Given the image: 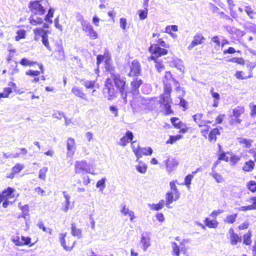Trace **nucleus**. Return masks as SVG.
Listing matches in <instances>:
<instances>
[{"instance_id": "nucleus-55", "label": "nucleus", "mask_w": 256, "mask_h": 256, "mask_svg": "<svg viewBox=\"0 0 256 256\" xmlns=\"http://www.w3.org/2000/svg\"><path fill=\"white\" fill-rule=\"evenodd\" d=\"M194 176L192 174H188L185 178V184L189 188H190V185L191 184L192 180L194 178Z\"/></svg>"}, {"instance_id": "nucleus-39", "label": "nucleus", "mask_w": 256, "mask_h": 256, "mask_svg": "<svg viewBox=\"0 0 256 256\" xmlns=\"http://www.w3.org/2000/svg\"><path fill=\"white\" fill-rule=\"evenodd\" d=\"M244 110L242 108H237L233 110V116L236 118H239L244 113Z\"/></svg>"}, {"instance_id": "nucleus-4", "label": "nucleus", "mask_w": 256, "mask_h": 256, "mask_svg": "<svg viewBox=\"0 0 256 256\" xmlns=\"http://www.w3.org/2000/svg\"><path fill=\"white\" fill-rule=\"evenodd\" d=\"M111 79L112 80V82H114L116 87L120 91L122 98L124 101V103L126 104L128 101L126 78L122 77L118 74H113Z\"/></svg>"}, {"instance_id": "nucleus-57", "label": "nucleus", "mask_w": 256, "mask_h": 256, "mask_svg": "<svg viewBox=\"0 0 256 256\" xmlns=\"http://www.w3.org/2000/svg\"><path fill=\"white\" fill-rule=\"evenodd\" d=\"M200 132L202 136L205 138H207L208 132L210 128V126H203Z\"/></svg>"}, {"instance_id": "nucleus-60", "label": "nucleus", "mask_w": 256, "mask_h": 256, "mask_svg": "<svg viewBox=\"0 0 256 256\" xmlns=\"http://www.w3.org/2000/svg\"><path fill=\"white\" fill-rule=\"evenodd\" d=\"M40 72L38 70H30L26 72V74L32 76H38L40 75Z\"/></svg>"}, {"instance_id": "nucleus-28", "label": "nucleus", "mask_w": 256, "mask_h": 256, "mask_svg": "<svg viewBox=\"0 0 256 256\" xmlns=\"http://www.w3.org/2000/svg\"><path fill=\"white\" fill-rule=\"evenodd\" d=\"M254 162L250 160L244 164L242 170L246 172H250L254 169Z\"/></svg>"}, {"instance_id": "nucleus-43", "label": "nucleus", "mask_w": 256, "mask_h": 256, "mask_svg": "<svg viewBox=\"0 0 256 256\" xmlns=\"http://www.w3.org/2000/svg\"><path fill=\"white\" fill-rule=\"evenodd\" d=\"M106 178H104L99 180L96 184V188H100L101 192H102L106 188Z\"/></svg>"}, {"instance_id": "nucleus-61", "label": "nucleus", "mask_w": 256, "mask_h": 256, "mask_svg": "<svg viewBox=\"0 0 256 256\" xmlns=\"http://www.w3.org/2000/svg\"><path fill=\"white\" fill-rule=\"evenodd\" d=\"M76 20L80 22L81 24H82V26L84 24V23H86L88 21L87 20H86L84 19V16L81 14H80V13H78L77 14H76Z\"/></svg>"}, {"instance_id": "nucleus-20", "label": "nucleus", "mask_w": 256, "mask_h": 256, "mask_svg": "<svg viewBox=\"0 0 256 256\" xmlns=\"http://www.w3.org/2000/svg\"><path fill=\"white\" fill-rule=\"evenodd\" d=\"M172 66L177 68L180 72L182 73L184 72L185 68L183 62L180 59L174 60L172 62Z\"/></svg>"}, {"instance_id": "nucleus-15", "label": "nucleus", "mask_w": 256, "mask_h": 256, "mask_svg": "<svg viewBox=\"0 0 256 256\" xmlns=\"http://www.w3.org/2000/svg\"><path fill=\"white\" fill-rule=\"evenodd\" d=\"M204 40V38L202 34L199 33L196 34L194 36V40L192 43L188 46V50H192L195 46L202 44Z\"/></svg>"}, {"instance_id": "nucleus-46", "label": "nucleus", "mask_w": 256, "mask_h": 256, "mask_svg": "<svg viewBox=\"0 0 256 256\" xmlns=\"http://www.w3.org/2000/svg\"><path fill=\"white\" fill-rule=\"evenodd\" d=\"M82 84L88 89L93 88L96 84L94 80H84Z\"/></svg>"}, {"instance_id": "nucleus-63", "label": "nucleus", "mask_w": 256, "mask_h": 256, "mask_svg": "<svg viewBox=\"0 0 256 256\" xmlns=\"http://www.w3.org/2000/svg\"><path fill=\"white\" fill-rule=\"evenodd\" d=\"M12 242L18 246H22V243L19 236H14L12 238Z\"/></svg>"}, {"instance_id": "nucleus-58", "label": "nucleus", "mask_w": 256, "mask_h": 256, "mask_svg": "<svg viewBox=\"0 0 256 256\" xmlns=\"http://www.w3.org/2000/svg\"><path fill=\"white\" fill-rule=\"evenodd\" d=\"M148 9H147V10H146L145 8H144V10L140 11L139 16H140V20H144L146 18L148 17Z\"/></svg>"}, {"instance_id": "nucleus-19", "label": "nucleus", "mask_w": 256, "mask_h": 256, "mask_svg": "<svg viewBox=\"0 0 256 256\" xmlns=\"http://www.w3.org/2000/svg\"><path fill=\"white\" fill-rule=\"evenodd\" d=\"M133 138L134 135L132 132L130 131H128L126 132V135L120 140L119 144L122 146H125L130 141L132 140Z\"/></svg>"}, {"instance_id": "nucleus-25", "label": "nucleus", "mask_w": 256, "mask_h": 256, "mask_svg": "<svg viewBox=\"0 0 256 256\" xmlns=\"http://www.w3.org/2000/svg\"><path fill=\"white\" fill-rule=\"evenodd\" d=\"M72 234L74 236L80 239L82 238V230L76 228L75 224H72Z\"/></svg>"}, {"instance_id": "nucleus-33", "label": "nucleus", "mask_w": 256, "mask_h": 256, "mask_svg": "<svg viewBox=\"0 0 256 256\" xmlns=\"http://www.w3.org/2000/svg\"><path fill=\"white\" fill-rule=\"evenodd\" d=\"M137 170L141 174H145L147 170L148 166L143 162H140L138 166H136Z\"/></svg>"}, {"instance_id": "nucleus-29", "label": "nucleus", "mask_w": 256, "mask_h": 256, "mask_svg": "<svg viewBox=\"0 0 256 256\" xmlns=\"http://www.w3.org/2000/svg\"><path fill=\"white\" fill-rule=\"evenodd\" d=\"M210 175L216 180L218 183H222L224 181L223 178L220 174L218 173L214 168L212 169V172Z\"/></svg>"}, {"instance_id": "nucleus-37", "label": "nucleus", "mask_w": 256, "mask_h": 256, "mask_svg": "<svg viewBox=\"0 0 256 256\" xmlns=\"http://www.w3.org/2000/svg\"><path fill=\"white\" fill-rule=\"evenodd\" d=\"M54 10L52 8H50L48 10V14L45 18V20L46 22L52 24V18L54 17Z\"/></svg>"}, {"instance_id": "nucleus-42", "label": "nucleus", "mask_w": 256, "mask_h": 256, "mask_svg": "<svg viewBox=\"0 0 256 256\" xmlns=\"http://www.w3.org/2000/svg\"><path fill=\"white\" fill-rule=\"evenodd\" d=\"M24 168L23 164H17L14 167L12 168V172L14 174L20 173Z\"/></svg>"}, {"instance_id": "nucleus-14", "label": "nucleus", "mask_w": 256, "mask_h": 256, "mask_svg": "<svg viewBox=\"0 0 256 256\" xmlns=\"http://www.w3.org/2000/svg\"><path fill=\"white\" fill-rule=\"evenodd\" d=\"M14 191L15 190L11 188H8L6 190H4L0 194V203L2 202L6 199L10 200L11 198H14V195L13 193Z\"/></svg>"}, {"instance_id": "nucleus-54", "label": "nucleus", "mask_w": 256, "mask_h": 256, "mask_svg": "<svg viewBox=\"0 0 256 256\" xmlns=\"http://www.w3.org/2000/svg\"><path fill=\"white\" fill-rule=\"evenodd\" d=\"M24 218V220H26V226H28V222L29 221V220L30 219V214L28 213V212H22V214H20L18 216V218Z\"/></svg>"}, {"instance_id": "nucleus-36", "label": "nucleus", "mask_w": 256, "mask_h": 256, "mask_svg": "<svg viewBox=\"0 0 256 256\" xmlns=\"http://www.w3.org/2000/svg\"><path fill=\"white\" fill-rule=\"evenodd\" d=\"M244 11L246 14L250 18L253 19L254 18V15L256 12H254V10L252 9L250 6H246L244 8Z\"/></svg>"}, {"instance_id": "nucleus-34", "label": "nucleus", "mask_w": 256, "mask_h": 256, "mask_svg": "<svg viewBox=\"0 0 256 256\" xmlns=\"http://www.w3.org/2000/svg\"><path fill=\"white\" fill-rule=\"evenodd\" d=\"M205 224L210 228H216L218 226V222L216 220H210L208 218L206 219Z\"/></svg>"}, {"instance_id": "nucleus-22", "label": "nucleus", "mask_w": 256, "mask_h": 256, "mask_svg": "<svg viewBox=\"0 0 256 256\" xmlns=\"http://www.w3.org/2000/svg\"><path fill=\"white\" fill-rule=\"evenodd\" d=\"M38 15L33 14L30 18V22L31 24L36 26L43 23L42 19L38 16Z\"/></svg>"}, {"instance_id": "nucleus-21", "label": "nucleus", "mask_w": 256, "mask_h": 256, "mask_svg": "<svg viewBox=\"0 0 256 256\" xmlns=\"http://www.w3.org/2000/svg\"><path fill=\"white\" fill-rule=\"evenodd\" d=\"M121 212L125 216H128L132 222L135 218V214L134 212L130 210L128 208H126V205L123 206Z\"/></svg>"}, {"instance_id": "nucleus-53", "label": "nucleus", "mask_w": 256, "mask_h": 256, "mask_svg": "<svg viewBox=\"0 0 256 256\" xmlns=\"http://www.w3.org/2000/svg\"><path fill=\"white\" fill-rule=\"evenodd\" d=\"M229 62L236 63L240 65H244V60L242 58H234L228 60Z\"/></svg>"}, {"instance_id": "nucleus-12", "label": "nucleus", "mask_w": 256, "mask_h": 256, "mask_svg": "<svg viewBox=\"0 0 256 256\" xmlns=\"http://www.w3.org/2000/svg\"><path fill=\"white\" fill-rule=\"evenodd\" d=\"M180 193L178 191H172L168 192L166 196V204L169 206L173 202L174 200H177L180 198ZM168 208L170 207L168 206Z\"/></svg>"}, {"instance_id": "nucleus-40", "label": "nucleus", "mask_w": 256, "mask_h": 256, "mask_svg": "<svg viewBox=\"0 0 256 256\" xmlns=\"http://www.w3.org/2000/svg\"><path fill=\"white\" fill-rule=\"evenodd\" d=\"M239 142L240 144H244V146L246 148H250L252 146V141L250 140L241 138H239Z\"/></svg>"}, {"instance_id": "nucleus-52", "label": "nucleus", "mask_w": 256, "mask_h": 256, "mask_svg": "<svg viewBox=\"0 0 256 256\" xmlns=\"http://www.w3.org/2000/svg\"><path fill=\"white\" fill-rule=\"evenodd\" d=\"M42 42L43 44L48 48V50L51 51L52 48L49 44L48 34L42 38Z\"/></svg>"}, {"instance_id": "nucleus-49", "label": "nucleus", "mask_w": 256, "mask_h": 256, "mask_svg": "<svg viewBox=\"0 0 256 256\" xmlns=\"http://www.w3.org/2000/svg\"><path fill=\"white\" fill-rule=\"evenodd\" d=\"M235 76L238 80H246L252 78V76H246L243 72L238 71L235 74Z\"/></svg>"}, {"instance_id": "nucleus-18", "label": "nucleus", "mask_w": 256, "mask_h": 256, "mask_svg": "<svg viewBox=\"0 0 256 256\" xmlns=\"http://www.w3.org/2000/svg\"><path fill=\"white\" fill-rule=\"evenodd\" d=\"M141 243L143 246V250L146 252L150 246V238L148 233L142 234V235Z\"/></svg>"}, {"instance_id": "nucleus-7", "label": "nucleus", "mask_w": 256, "mask_h": 256, "mask_svg": "<svg viewBox=\"0 0 256 256\" xmlns=\"http://www.w3.org/2000/svg\"><path fill=\"white\" fill-rule=\"evenodd\" d=\"M167 172L171 174L178 166L179 162L176 158L169 156L166 160L164 161Z\"/></svg>"}, {"instance_id": "nucleus-17", "label": "nucleus", "mask_w": 256, "mask_h": 256, "mask_svg": "<svg viewBox=\"0 0 256 256\" xmlns=\"http://www.w3.org/2000/svg\"><path fill=\"white\" fill-rule=\"evenodd\" d=\"M34 32V39L36 42L39 41L40 38H42L50 33L49 30H45L42 28H35Z\"/></svg>"}, {"instance_id": "nucleus-32", "label": "nucleus", "mask_w": 256, "mask_h": 256, "mask_svg": "<svg viewBox=\"0 0 256 256\" xmlns=\"http://www.w3.org/2000/svg\"><path fill=\"white\" fill-rule=\"evenodd\" d=\"M136 145V142H132V148L133 152H134L136 156L137 157V161H138L139 158H140L141 154L139 150L140 148L139 144H138L137 146Z\"/></svg>"}, {"instance_id": "nucleus-56", "label": "nucleus", "mask_w": 256, "mask_h": 256, "mask_svg": "<svg viewBox=\"0 0 256 256\" xmlns=\"http://www.w3.org/2000/svg\"><path fill=\"white\" fill-rule=\"evenodd\" d=\"M20 64L24 66H32L34 64L35 62H31L26 58H24L21 60Z\"/></svg>"}, {"instance_id": "nucleus-59", "label": "nucleus", "mask_w": 256, "mask_h": 256, "mask_svg": "<svg viewBox=\"0 0 256 256\" xmlns=\"http://www.w3.org/2000/svg\"><path fill=\"white\" fill-rule=\"evenodd\" d=\"M177 128L180 129V132L183 134L186 133L188 130V128L186 127V125L181 122Z\"/></svg>"}, {"instance_id": "nucleus-10", "label": "nucleus", "mask_w": 256, "mask_h": 256, "mask_svg": "<svg viewBox=\"0 0 256 256\" xmlns=\"http://www.w3.org/2000/svg\"><path fill=\"white\" fill-rule=\"evenodd\" d=\"M82 30L84 31L87 35L88 36L92 39L96 40L98 38V34L94 31L92 26L90 24L87 22L82 26Z\"/></svg>"}, {"instance_id": "nucleus-31", "label": "nucleus", "mask_w": 256, "mask_h": 256, "mask_svg": "<svg viewBox=\"0 0 256 256\" xmlns=\"http://www.w3.org/2000/svg\"><path fill=\"white\" fill-rule=\"evenodd\" d=\"M56 52L58 54V56H56L57 60H64L66 56L64 50L62 46H59L58 50L56 51Z\"/></svg>"}, {"instance_id": "nucleus-2", "label": "nucleus", "mask_w": 256, "mask_h": 256, "mask_svg": "<svg viewBox=\"0 0 256 256\" xmlns=\"http://www.w3.org/2000/svg\"><path fill=\"white\" fill-rule=\"evenodd\" d=\"M149 51L152 54L150 59L156 62V66L159 72L164 70V66L162 62L158 61V58L168 54V50L161 48L158 44L152 45L149 48Z\"/></svg>"}, {"instance_id": "nucleus-47", "label": "nucleus", "mask_w": 256, "mask_h": 256, "mask_svg": "<svg viewBox=\"0 0 256 256\" xmlns=\"http://www.w3.org/2000/svg\"><path fill=\"white\" fill-rule=\"evenodd\" d=\"M252 233L251 232H249L248 233L244 235V243L246 245L249 246L252 243L251 240V237H252Z\"/></svg>"}, {"instance_id": "nucleus-8", "label": "nucleus", "mask_w": 256, "mask_h": 256, "mask_svg": "<svg viewBox=\"0 0 256 256\" xmlns=\"http://www.w3.org/2000/svg\"><path fill=\"white\" fill-rule=\"evenodd\" d=\"M66 146L68 150L67 157L72 158L76 150L75 140L73 138H70L67 140Z\"/></svg>"}, {"instance_id": "nucleus-51", "label": "nucleus", "mask_w": 256, "mask_h": 256, "mask_svg": "<svg viewBox=\"0 0 256 256\" xmlns=\"http://www.w3.org/2000/svg\"><path fill=\"white\" fill-rule=\"evenodd\" d=\"M12 93V90L10 88H4V92L0 93V98H7Z\"/></svg>"}, {"instance_id": "nucleus-48", "label": "nucleus", "mask_w": 256, "mask_h": 256, "mask_svg": "<svg viewBox=\"0 0 256 256\" xmlns=\"http://www.w3.org/2000/svg\"><path fill=\"white\" fill-rule=\"evenodd\" d=\"M17 36L16 37V41L18 42L21 39H24L26 37V32L25 30H20L16 32Z\"/></svg>"}, {"instance_id": "nucleus-62", "label": "nucleus", "mask_w": 256, "mask_h": 256, "mask_svg": "<svg viewBox=\"0 0 256 256\" xmlns=\"http://www.w3.org/2000/svg\"><path fill=\"white\" fill-rule=\"evenodd\" d=\"M227 2L228 4L229 8L231 12V15L234 18L235 17L234 15L232 14V11L235 6V4H234L233 0H227Z\"/></svg>"}, {"instance_id": "nucleus-9", "label": "nucleus", "mask_w": 256, "mask_h": 256, "mask_svg": "<svg viewBox=\"0 0 256 256\" xmlns=\"http://www.w3.org/2000/svg\"><path fill=\"white\" fill-rule=\"evenodd\" d=\"M67 234L66 233H61L60 234V242L62 246L64 248L65 250L66 251L70 252L74 247L76 242H70V240L68 242V245L66 244V236Z\"/></svg>"}, {"instance_id": "nucleus-64", "label": "nucleus", "mask_w": 256, "mask_h": 256, "mask_svg": "<svg viewBox=\"0 0 256 256\" xmlns=\"http://www.w3.org/2000/svg\"><path fill=\"white\" fill-rule=\"evenodd\" d=\"M249 190L252 192L256 191V182H250L248 185Z\"/></svg>"}, {"instance_id": "nucleus-24", "label": "nucleus", "mask_w": 256, "mask_h": 256, "mask_svg": "<svg viewBox=\"0 0 256 256\" xmlns=\"http://www.w3.org/2000/svg\"><path fill=\"white\" fill-rule=\"evenodd\" d=\"M250 200L252 201V204L248 206H243L240 208V211L246 212L256 210V196L252 197Z\"/></svg>"}, {"instance_id": "nucleus-5", "label": "nucleus", "mask_w": 256, "mask_h": 256, "mask_svg": "<svg viewBox=\"0 0 256 256\" xmlns=\"http://www.w3.org/2000/svg\"><path fill=\"white\" fill-rule=\"evenodd\" d=\"M104 94L109 100H113L116 97V92L114 87L112 80L110 78L106 80L104 88Z\"/></svg>"}, {"instance_id": "nucleus-41", "label": "nucleus", "mask_w": 256, "mask_h": 256, "mask_svg": "<svg viewBox=\"0 0 256 256\" xmlns=\"http://www.w3.org/2000/svg\"><path fill=\"white\" fill-rule=\"evenodd\" d=\"M142 84V82L141 80L136 78L133 82H132L131 86L134 90H136Z\"/></svg>"}, {"instance_id": "nucleus-11", "label": "nucleus", "mask_w": 256, "mask_h": 256, "mask_svg": "<svg viewBox=\"0 0 256 256\" xmlns=\"http://www.w3.org/2000/svg\"><path fill=\"white\" fill-rule=\"evenodd\" d=\"M130 71L128 76L130 77L138 76L141 71V66L140 62L137 60H134L130 66Z\"/></svg>"}, {"instance_id": "nucleus-3", "label": "nucleus", "mask_w": 256, "mask_h": 256, "mask_svg": "<svg viewBox=\"0 0 256 256\" xmlns=\"http://www.w3.org/2000/svg\"><path fill=\"white\" fill-rule=\"evenodd\" d=\"M28 6L33 14L40 16L46 12V9L50 7V4L47 0H38L31 2Z\"/></svg>"}, {"instance_id": "nucleus-26", "label": "nucleus", "mask_w": 256, "mask_h": 256, "mask_svg": "<svg viewBox=\"0 0 256 256\" xmlns=\"http://www.w3.org/2000/svg\"><path fill=\"white\" fill-rule=\"evenodd\" d=\"M64 196L66 199V202L64 204V206L62 210L66 212L70 209V196L66 192H63Z\"/></svg>"}, {"instance_id": "nucleus-50", "label": "nucleus", "mask_w": 256, "mask_h": 256, "mask_svg": "<svg viewBox=\"0 0 256 256\" xmlns=\"http://www.w3.org/2000/svg\"><path fill=\"white\" fill-rule=\"evenodd\" d=\"M182 138V135H177L176 136H170V138L166 142V144H174L175 142L180 140Z\"/></svg>"}, {"instance_id": "nucleus-6", "label": "nucleus", "mask_w": 256, "mask_h": 256, "mask_svg": "<svg viewBox=\"0 0 256 256\" xmlns=\"http://www.w3.org/2000/svg\"><path fill=\"white\" fill-rule=\"evenodd\" d=\"M84 172L95 174L94 170L91 168V165L86 160L76 161L75 163V172L81 174Z\"/></svg>"}, {"instance_id": "nucleus-1", "label": "nucleus", "mask_w": 256, "mask_h": 256, "mask_svg": "<svg viewBox=\"0 0 256 256\" xmlns=\"http://www.w3.org/2000/svg\"><path fill=\"white\" fill-rule=\"evenodd\" d=\"M164 83V93L160 96V103L162 106L165 110L166 114H170L173 113L171 110V104L172 102L171 98V92H172V84L176 86L177 91H180L181 88L178 82L173 78L172 74L170 72H166L165 80Z\"/></svg>"}, {"instance_id": "nucleus-27", "label": "nucleus", "mask_w": 256, "mask_h": 256, "mask_svg": "<svg viewBox=\"0 0 256 256\" xmlns=\"http://www.w3.org/2000/svg\"><path fill=\"white\" fill-rule=\"evenodd\" d=\"M220 134V130L218 128H214L210 132L209 134V140L210 142H216L217 140V136Z\"/></svg>"}, {"instance_id": "nucleus-45", "label": "nucleus", "mask_w": 256, "mask_h": 256, "mask_svg": "<svg viewBox=\"0 0 256 256\" xmlns=\"http://www.w3.org/2000/svg\"><path fill=\"white\" fill-rule=\"evenodd\" d=\"M48 171V168L46 167H44L40 170L39 172L38 177L40 179L46 180V174Z\"/></svg>"}, {"instance_id": "nucleus-16", "label": "nucleus", "mask_w": 256, "mask_h": 256, "mask_svg": "<svg viewBox=\"0 0 256 256\" xmlns=\"http://www.w3.org/2000/svg\"><path fill=\"white\" fill-rule=\"evenodd\" d=\"M228 236L230 240L231 244L233 246L236 245L242 240V238L236 234L232 228L229 230Z\"/></svg>"}, {"instance_id": "nucleus-44", "label": "nucleus", "mask_w": 256, "mask_h": 256, "mask_svg": "<svg viewBox=\"0 0 256 256\" xmlns=\"http://www.w3.org/2000/svg\"><path fill=\"white\" fill-rule=\"evenodd\" d=\"M238 217V214H234L232 215L228 216L224 220V222L226 223L232 224H234L236 218Z\"/></svg>"}, {"instance_id": "nucleus-13", "label": "nucleus", "mask_w": 256, "mask_h": 256, "mask_svg": "<svg viewBox=\"0 0 256 256\" xmlns=\"http://www.w3.org/2000/svg\"><path fill=\"white\" fill-rule=\"evenodd\" d=\"M72 92L76 96H78L82 99H84L88 102H94V100L93 98H92L90 100H88L86 96V94H84V92L82 88H80L77 87V86H74L72 88Z\"/></svg>"}, {"instance_id": "nucleus-23", "label": "nucleus", "mask_w": 256, "mask_h": 256, "mask_svg": "<svg viewBox=\"0 0 256 256\" xmlns=\"http://www.w3.org/2000/svg\"><path fill=\"white\" fill-rule=\"evenodd\" d=\"M203 117L204 114H197L193 116L194 121L198 124L199 127H203L205 125Z\"/></svg>"}, {"instance_id": "nucleus-30", "label": "nucleus", "mask_w": 256, "mask_h": 256, "mask_svg": "<svg viewBox=\"0 0 256 256\" xmlns=\"http://www.w3.org/2000/svg\"><path fill=\"white\" fill-rule=\"evenodd\" d=\"M164 204V201L161 200L158 204H148V206L152 210H162Z\"/></svg>"}, {"instance_id": "nucleus-38", "label": "nucleus", "mask_w": 256, "mask_h": 256, "mask_svg": "<svg viewBox=\"0 0 256 256\" xmlns=\"http://www.w3.org/2000/svg\"><path fill=\"white\" fill-rule=\"evenodd\" d=\"M171 244L172 248V254L176 256H180V246L175 242H172Z\"/></svg>"}, {"instance_id": "nucleus-35", "label": "nucleus", "mask_w": 256, "mask_h": 256, "mask_svg": "<svg viewBox=\"0 0 256 256\" xmlns=\"http://www.w3.org/2000/svg\"><path fill=\"white\" fill-rule=\"evenodd\" d=\"M139 150L141 154L140 158H142L143 155L151 156L153 152V150L150 148H141L140 147Z\"/></svg>"}]
</instances>
